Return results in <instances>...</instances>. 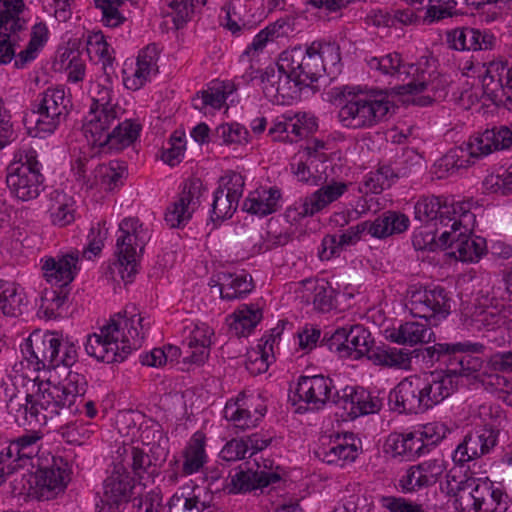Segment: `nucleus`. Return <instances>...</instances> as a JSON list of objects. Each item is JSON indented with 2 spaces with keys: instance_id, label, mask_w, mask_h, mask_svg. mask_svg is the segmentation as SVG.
Returning <instances> with one entry per match:
<instances>
[{
  "instance_id": "obj_37",
  "label": "nucleus",
  "mask_w": 512,
  "mask_h": 512,
  "mask_svg": "<svg viewBox=\"0 0 512 512\" xmlns=\"http://www.w3.org/2000/svg\"><path fill=\"white\" fill-rule=\"evenodd\" d=\"M385 447L386 451L391 452L393 456L412 459L423 453L425 443L422 442V437L417 431L392 433L388 436Z\"/></svg>"
},
{
  "instance_id": "obj_42",
  "label": "nucleus",
  "mask_w": 512,
  "mask_h": 512,
  "mask_svg": "<svg viewBox=\"0 0 512 512\" xmlns=\"http://www.w3.org/2000/svg\"><path fill=\"white\" fill-rule=\"evenodd\" d=\"M182 473L191 475L199 472L207 461L205 436L195 433L183 451Z\"/></svg>"
},
{
  "instance_id": "obj_19",
  "label": "nucleus",
  "mask_w": 512,
  "mask_h": 512,
  "mask_svg": "<svg viewBox=\"0 0 512 512\" xmlns=\"http://www.w3.org/2000/svg\"><path fill=\"white\" fill-rule=\"evenodd\" d=\"M59 338L53 332L44 334L34 332L26 340L22 352L28 362L34 364L37 370L55 368Z\"/></svg>"
},
{
  "instance_id": "obj_55",
  "label": "nucleus",
  "mask_w": 512,
  "mask_h": 512,
  "mask_svg": "<svg viewBox=\"0 0 512 512\" xmlns=\"http://www.w3.org/2000/svg\"><path fill=\"white\" fill-rule=\"evenodd\" d=\"M239 200L223 193L222 189H216L214 192L211 219L213 222L224 221L233 216L237 210Z\"/></svg>"
},
{
  "instance_id": "obj_30",
  "label": "nucleus",
  "mask_w": 512,
  "mask_h": 512,
  "mask_svg": "<svg viewBox=\"0 0 512 512\" xmlns=\"http://www.w3.org/2000/svg\"><path fill=\"white\" fill-rule=\"evenodd\" d=\"M213 334V330L208 325H196L183 342L184 347L187 348L186 355L183 358L184 363L203 365L210 354Z\"/></svg>"
},
{
  "instance_id": "obj_51",
  "label": "nucleus",
  "mask_w": 512,
  "mask_h": 512,
  "mask_svg": "<svg viewBox=\"0 0 512 512\" xmlns=\"http://www.w3.org/2000/svg\"><path fill=\"white\" fill-rule=\"evenodd\" d=\"M512 316V305H502V308H487L475 313L472 321L478 330L492 331L506 323V319Z\"/></svg>"
},
{
  "instance_id": "obj_38",
  "label": "nucleus",
  "mask_w": 512,
  "mask_h": 512,
  "mask_svg": "<svg viewBox=\"0 0 512 512\" xmlns=\"http://www.w3.org/2000/svg\"><path fill=\"white\" fill-rule=\"evenodd\" d=\"M265 409L255 408L252 413L242 397H238L235 401H228L224 407V417L232 422L236 428L246 430L255 427L258 421L264 416Z\"/></svg>"
},
{
  "instance_id": "obj_49",
  "label": "nucleus",
  "mask_w": 512,
  "mask_h": 512,
  "mask_svg": "<svg viewBox=\"0 0 512 512\" xmlns=\"http://www.w3.org/2000/svg\"><path fill=\"white\" fill-rule=\"evenodd\" d=\"M49 31L45 23H36L31 30L30 40L25 49L17 54L15 66L17 68L24 67L28 62L34 60L39 50L47 42Z\"/></svg>"
},
{
  "instance_id": "obj_5",
  "label": "nucleus",
  "mask_w": 512,
  "mask_h": 512,
  "mask_svg": "<svg viewBox=\"0 0 512 512\" xmlns=\"http://www.w3.org/2000/svg\"><path fill=\"white\" fill-rule=\"evenodd\" d=\"M119 233L116 241L119 272L125 282H131L149 238L148 232L139 219L126 218L119 224Z\"/></svg>"
},
{
  "instance_id": "obj_8",
  "label": "nucleus",
  "mask_w": 512,
  "mask_h": 512,
  "mask_svg": "<svg viewBox=\"0 0 512 512\" xmlns=\"http://www.w3.org/2000/svg\"><path fill=\"white\" fill-rule=\"evenodd\" d=\"M452 299L441 286H411L407 292L406 308L412 316L433 321L436 326L451 312Z\"/></svg>"
},
{
  "instance_id": "obj_20",
  "label": "nucleus",
  "mask_w": 512,
  "mask_h": 512,
  "mask_svg": "<svg viewBox=\"0 0 512 512\" xmlns=\"http://www.w3.org/2000/svg\"><path fill=\"white\" fill-rule=\"evenodd\" d=\"M469 490L467 509L472 507L475 512L507 511V495L489 479H478L474 487L469 488Z\"/></svg>"
},
{
  "instance_id": "obj_25",
  "label": "nucleus",
  "mask_w": 512,
  "mask_h": 512,
  "mask_svg": "<svg viewBox=\"0 0 512 512\" xmlns=\"http://www.w3.org/2000/svg\"><path fill=\"white\" fill-rule=\"evenodd\" d=\"M475 148L476 146L474 145V139L472 137L467 143L451 148L444 156L437 160L434 165L437 177L444 178L473 165L476 160L482 158L480 152Z\"/></svg>"
},
{
  "instance_id": "obj_46",
  "label": "nucleus",
  "mask_w": 512,
  "mask_h": 512,
  "mask_svg": "<svg viewBox=\"0 0 512 512\" xmlns=\"http://www.w3.org/2000/svg\"><path fill=\"white\" fill-rule=\"evenodd\" d=\"M484 345L481 343L458 342V343H436L433 346L424 348L423 358L431 363L441 361L443 358L449 359L451 354L473 352L482 353Z\"/></svg>"
},
{
  "instance_id": "obj_28",
  "label": "nucleus",
  "mask_w": 512,
  "mask_h": 512,
  "mask_svg": "<svg viewBox=\"0 0 512 512\" xmlns=\"http://www.w3.org/2000/svg\"><path fill=\"white\" fill-rule=\"evenodd\" d=\"M422 388L427 410L451 396L458 388V382L446 370H436L422 379Z\"/></svg>"
},
{
  "instance_id": "obj_6",
  "label": "nucleus",
  "mask_w": 512,
  "mask_h": 512,
  "mask_svg": "<svg viewBox=\"0 0 512 512\" xmlns=\"http://www.w3.org/2000/svg\"><path fill=\"white\" fill-rule=\"evenodd\" d=\"M393 104L385 96L355 95L339 110V121L348 128H368L388 119Z\"/></svg>"
},
{
  "instance_id": "obj_35",
  "label": "nucleus",
  "mask_w": 512,
  "mask_h": 512,
  "mask_svg": "<svg viewBox=\"0 0 512 512\" xmlns=\"http://www.w3.org/2000/svg\"><path fill=\"white\" fill-rule=\"evenodd\" d=\"M409 224V218L405 214L388 210L380 214L375 220L369 221L370 235L374 238L385 239L405 232Z\"/></svg>"
},
{
  "instance_id": "obj_39",
  "label": "nucleus",
  "mask_w": 512,
  "mask_h": 512,
  "mask_svg": "<svg viewBox=\"0 0 512 512\" xmlns=\"http://www.w3.org/2000/svg\"><path fill=\"white\" fill-rule=\"evenodd\" d=\"M262 319V310L254 304L241 305L227 318L229 330L237 337L248 335Z\"/></svg>"
},
{
  "instance_id": "obj_44",
  "label": "nucleus",
  "mask_w": 512,
  "mask_h": 512,
  "mask_svg": "<svg viewBox=\"0 0 512 512\" xmlns=\"http://www.w3.org/2000/svg\"><path fill=\"white\" fill-rule=\"evenodd\" d=\"M49 215L53 225L65 227L75 220L74 201L60 191H54L50 196Z\"/></svg>"
},
{
  "instance_id": "obj_7",
  "label": "nucleus",
  "mask_w": 512,
  "mask_h": 512,
  "mask_svg": "<svg viewBox=\"0 0 512 512\" xmlns=\"http://www.w3.org/2000/svg\"><path fill=\"white\" fill-rule=\"evenodd\" d=\"M36 152L31 150L7 168L6 183L10 192L19 200L36 199L44 190V177L40 172Z\"/></svg>"
},
{
  "instance_id": "obj_15",
  "label": "nucleus",
  "mask_w": 512,
  "mask_h": 512,
  "mask_svg": "<svg viewBox=\"0 0 512 512\" xmlns=\"http://www.w3.org/2000/svg\"><path fill=\"white\" fill-rule=\"evenodd\" d=\"M132 489V479L125 466H115L104 480L103 494L95 505V512H119V507L127 501Z\"/></svg>"
},
{
  "instance_id": "obj_2",
  "label": "nucleus",
  "mask_w": 512,
  "mask_h": 512,
  "mask_svg": "<svg viewBox=\"0 0 512 512\" xmlns=\"http://www.w3.org/2000/svg\"><path fill=\"white\" fill-rule=\"evenodd\" d=\"M340 60L338 45L317 40L305 47L284 50L276 65L282 72L292 74L304 88H312L325 75L327 68L337 65Z\"/></svg>"
},
{
  "instance_id": "obj_60",
  "label": "nucleus",
  "mask_w": 512,
  "mask_h": 512,
  "mask_svg": "<svg viewBox=\"0 0 512 512\" xmlns=\"http://www.w3.org/2000/svg\"><path fill=\"white\" fill-rule=\"evenodd\" d=\"M62 437L70 444L81 445L94 433L93 425L88 422L76 421L60 429Z\"/></svg>"
},
{
  "instance_id": "obj_13",
  "label": "nucleus",
  "mask_w": 512,
  "mask_h": 512,
  "mask_svg": "<svg viewBox=\"0 0 512 512\" xmlns=\"http://www.w3.org/2000/svg\"><path fill=\"white\" fill-rule=\"evenodd\" d=\"M203 185L199 179L185 182L177 200L171 203L165 212L164 220L170 228H182L192 218L200 206Z\"/></svg>"
},
{
  "instance_id": "obj_41",
  "label": "nucleus",
  "mask_w": 512,
  "mask_h": 512,
  "mask_svg": "<svg viewBox=\"0 0 512 512\" xmlns=\"http://www.w3.org/2000/svg\"><path fill=\"white\" fill-rule=\"evenodd\" d=\"M465 353L451 354L446 360L447 371L458 383L460 377L478 379L483 365V360L480 357L473 356L469 354L470 352Z\"/></svg>"
},
{
  "instance_id": "obj_47",
  "label": "nucleus",
  "mask_w": 512,
  "mask_h": 512,
  "mask_svg": "<svg viewBox=\"0 0 512 512\" xmlns=\"http://www.w3.org/2000/svg\"><path fill=\"white\" fill-rule=\"evenodd\" d=\"M95 6L101 10V21L106 27H119L131 17L129 5L124 0H95Z\"/></svg>"
},
{
  "instance_id": "obj_3",
  "label": "nucleus",
  "mask_w": 512,
  "mask_h": 512,
  "mask_svg": "<svg viewBox=\"0 0 512 512\" xmlns=\"http://www.w3.org/2000/svg\"><path fill=\"white\" fill-rule=\"evenodd\" d=\"M431 62L435 63V60L429 57H421L417 64L406 66L403 64L401 55L396 52L380 57H371L367 60L371 70H376L383 75L401 76L405 74L406 76H412L410 82L394 88L397 94H418L424 91H431L433 92V97H435L438 88L435 85L436 77L432 79L434 71H428Z\"/></svg>"
},
{
  "instance_id": "obj_21",
  "label": "nucleus",
  "mask_w": 512,
  "mask_h": 512,
  "mask_svg": "<svg viewBox=\"0 0 512 512\" xmlns=\"http://www.w3.org/2000/svg\"><path fill=\"white\" fill-rule=\"evenodd\" d=\"M121 109H89L82 125L83 134L94 147L104 148L111 127L120 119Z\"/></svg>"
},
{
  "instance_id": "obj_11",
  "label": "nucleus",
  "mask_w": 512,
  "mask_h": 512,
  "mask_svg": "<svg viewBox=\"0 0 512 512\" xmlns=\"http://www.w3.org/2000/svg\"><path fill=\"white\" fill-rule=\"evenodd\" d=\"M122 458L121 464L126 469L130 468L134 477L146 485L153 482L155 476L159 474V469L166 461L168 450H158L146 453L144 450L134 446H123L118 449Z\"/></svg>"
},
{
  "instance_id": "obj_48",
  "label": "nucleus",
  "mask_w": 512,
  "mask_h": 512,
  "mask_svg": "<svg viewBox=\"0 0 512 512\" xmlns=\"http://www.w3.org/2000/svg\"><path fill=\"white\" fill-rule=\"evenodd\" d=\"M68 289L65 288H46L41 295V303L38 315L47 320L56 319L61 316V310L68 300Z\"/></svg>"
},
{
  "instance_id": "obj_32",
  "label": "nucleus",
  "mask_w": 512,
  "mask_h": 512,
  "mask_svg": "<svg viewBox=\"0 0 512 512\" xmlns=\"http://www.w3.org/2000/svg\"><path fill=\"white\" fill-rule=\"evenodd\" d=\"M7 409L20 426L46 423L41 407L36 405V394H27L24 399L11 397Z\"/></svg>"
},
{
  "instance_id": "obj_43",
  "label": "nucleus",
  "mask_w": 512,
  "mask_h": 512,
  "mask_svg": "<svg viewBox=\"0 0 512 512\" xmlns=\"http://www.w3.org/2000/svg\"><path fill=\"white\" fill-rule=\"evenodd\" d=\"M141 131V125L131 119L119 122L109 134V139L104 143L108 151H120L136 141Z\"/></svg>"
},
{
  "instance_id": "obj_50",
  "label": "nucleus",
  "mask_w": 512,
  "mask_h": 512,
  "mask_svg": "<svg viewBox=\"0 0 512 512\" xmlns=\"http://www.w3.org/2000/svg\"><path fill=\"white\" fill-rule=\"evenodd\" d=\"M24 303V292L16 283L0 279V310L4 315L21 314Z\"/></svg>"
},
{
  "instance_id": "obj_62",
  "label": "nucleus",
  "mask_w": 512,
  "mask_h": 512,
  "mask_svg": "<svg viewBox=\"0 0 512 512\" xmlns=\"http://www.w3.org/2000/svg\"><path fill=\"white\" fill-rule=\"evenodd\" d=\"M351 334L352 326L336 329L327 339L329 350L336 352L341 358H347L349 355L348 348L352 344Z\"/></svg>"
},
{
  "instance_id": "obj_22",
  "label": "nucleus",
  "mask_w": 512,
  "mask_h": 512,
  "mask_svg": "<svg viewBox=\"0 0 512 512\" xmlns=\"http://www.w3.org/2000/svg\"><path fill=\"white\" fill-rule=\"evenodd\" d=\"M497 439L498 431L487 426L468 433L453 454L454 462L463 465L481 457L496 445Z\"/></svg>"
},
{
  "instance_id": "obj_9",
  "label": "nucleus",
  "mask_w": 512,
  "mask_h": 512,
  "mask_svg": "<svg viewBox=\"0 0 512 512\" xmlns=\"http://www.w3.org/2000/svg\"><path fill=\"white\" fill-rule=\"evenodd\" d=\"M71 108V98L64 88H47L32 104V112L37 115L36 128L45 133L54 132L66 120Z\"/></svg>"
},
{
  "instance_id": "obj_45",
  "label": "nucleus",
  "mask_w": 512,
  "mask_h": 512,
  "mask_svg": "<svg viewBox=\"0 0 512 512\" xmlns=\"http://www.w3.org/2000/svg\"><path fill=\"white\" fill-rule=\"evenodd\" d=\"M477 480L455 470H450L446 475L447 494L455 497L457 508L462 511L467 510V499L470 495L469 488L474 487Z\"/></svg>"
},
{
  "instance_id": "obj_33",
  "label": "nucleus",
  "mask_w": 512,
  "mask_h": 512,
  "mask_svg": "<svg viewBox=\"0 0 512 512\" xmlns=\"http://www.w3.org/2000/svg\"><path fill=\"white\" fill-rule=\"evenodd\" d=\"M387 338L397 344L414 346L434 341L435 334L427 324L410 321L389 330Z\"/></svg>"
},
{
  "instance_id": "obj_53",
  "label": "nucleus",
  "mask_w": 512,
  "mask_h": 512,
  "mask_svg": "<svg viewBox=\"0 0 512 512\" xmlns=\"http://www.w3.org/2000/svg\"><path fill=\"white\" fill-rule=\"evenodd\" d=\"M96 177L100 178V184L105 190L113 191L123 185V180L127 176V167L119 161H112L109 165H96Z\"/></svg>"
},
{
  "instance_id": "obj_64",
  "label": "nucleus",
  "mask_w": 512,
  "mask_h": 512,
  "mask_svg": "<svg viewBox=\"0 0 512 512\" xmlns=\"http://www.w3.org/2000/svg\"><path fill=\"white\" fill-rule=\"evenodd\" d=\"M483 186L487 191L492 193H501L506 195L512 191V166L503 175H488L484 181Z\"/></svg>"
},
{
  "instance_id": "obj_27",
  "label": "nucleus",
  "mask_w": 512,
  "mask_h": 512,
  "mask_svg": "<svg viewBox=\"0 0 512 512\" xmlns=\"http://www.w3.org/2000/svg\"><path fill=\"white\" fill-rule=\"evenodd\" d=\"M76 398L73 393L67 391L61 384H41L36 393V405L41 407L47 421L58 415L60 409L70 408Z\"/></svg>"
},
{
  "instance_id": "obj_52",
  "label": "nucleus",
  "mask_w": 512,
  "mask_h": 512,
  "mask_svg": "<svg viewBox=\"0 0 512 512\" xmlns=\"http://www.w3.org/2000/svg\"><path fill=\"white\" fill-rule=\"evenodd\" d=\"M139 439L144 446L149 447V452L168 450L163 428L153 419H147L140 424Z\"/></svg>"
},
{
  "instance_id": "obj_61",
  "label": "nucleus",
  "mask_w": 512,
  "mask_h": 512,
  "mask_svg": "<svg viewBox=\"0 0 512 512\" xmlns=\"http://www.w3.org/2000/svg\"><path fill=\"white\" fill-rule=\"evenodd\" d=\"M446 43L448 47L455 51H471L472 27H457L446 31Z\"/></svg>"
},
{
  "instance_id": "obj_10",
  "label": "nucleus",
  "mask_w": 512,
  "mask_h": 512,
  "mask_svg": "<svg viewBox=\"0 0 512 512\" xmlns=\"http://www.w3.org/2000/svg\"><path fill=\"white\" fill-rule=\"evenodd\" d=\"M0 5V64L9 63L17 58L15 47L21 40L20 34L26 35L27 21L20 17L25 9L23 0H2Z\"/></svg>"
},
{
  "instance_id": "obj_18",
  "label": "nucleus",
  "mask_w": 512,
  "mask_h": 512,
  "mask_svg": "<svg viewBox=\"0 0 512 512\" xmlns=\"http://www.w3.org/2000/svg\"><path fill=\"white\" fill-rule=\"evenodd\" d=\"M422 379L418 376L404 378L389 394L392 409L398 413L418 414L427 411L422 396Z\"/></svg>"
},
{
  "instance_id": "obj_57",
  "label": "nucleus",
  "mask_w": 512,
  "mask_h": 512,
  "mask_svg": "<svg viewBox=\"0 0 512 512\" xmlns=\"http://www.w3.org/2000/svg\"><path fill=\"white\" fill-rule=\"evenodd\" d=\"M191 497L174 494L168 502V512H204L210 508V500L201 499L200 495Z\"/></svg>"
},
{
  "instance_id": "obj_59",
  "label": "nucleus",
  "mask_w": 512,
  "mask_h": 512,
  "mask_svg": "<svg viewBox=\"0 0 512 512\" xmlns=\"http://www.w3.org/2000/svg\"><path fill=\"white\" fill-rule=\"evenodd\" d=\"M350 388L356 418L361 415L372 414L380 410L382 405L381 401L377 397L372 396L369 391L364 388Z\"/></svg>"
},
{
  "instance_id": "obj_58",
  "label": "nucleus",
  "mask_w": 512,
  "mask_h": 512,
  "mask_svg": "<svg viewBox=\"0 0 512 512\" xmlns=\"http://www.w3.org/2000/svg\"><path fill=\"white\" fill-rule=\"evenodd\" d=\"M248 136V130L239 123H223L216 128L214 134L216 140L225 145L247 143Z\"/></svg>"
},
{
  "instance_id": "obj_63",
  "label": "nucleus",
  "mask_w": 512,
  "mask_h": 512,
  "mask_svg": "<svg viewBox=\"0 0 512 512\" xmlns=\"http://www.w3.org/2000/svg\"><path fill=\"white\" fill-rule=\"evenodd\" d=\"M244 177L235 171H228L220 177L217 189H222L223 193L233 196L240 200L244 191Z\"/></svg>"
},
{
  "instance_id": "obj_4",
  "label": "nucleus",
  "mask_w": 512,
  "mask_h": 512,
  "mask_svg": "<svg viewBox=\"0 0 512 512\" xmlns=\"http://www.w3.org/2000/svg\"><path fill=\"white\" fill-rule=\"evenodd\" d=\"M472 204L459 207L460 216L454 219L448 229L441 231L439 242L450 255L463 262L478 261L486 250V241L481 237H471L476 216L471 211Z\"/></svg>"
},
{
  "instance_id": "obj_34",
  "label": "nucleus",
  "mask_w": 512,
  "mask_h": 512,
  "mask_svg": "<svg viewBox=\"0 0 512 512\" xmlns=\"http://www.w3.org/2000/svg\"><path fill=\"white\" fill-rule=\"evenodd\" d=\"M210 282L211 288H216L220 296L224 300H235L244 297L253 289L252 278L246 274L221 273L218 281L213 284Z\"/></svg>"
},
{
  "instance_id": "obj_16",
  "label": "nucleus",
  "mask_w": 512,
  "mask_h": 512,
  "mask_svg": "<svg viewBox=\"0 0 512 512\" xmlns=\"http://www.w3.org/2000/svg\"><path fill=\"white\" fill-rule=\"evenodd\" d=\"M69 473L68 463L61 457H54L49 467L39 469L35 474L36 498L47 501L63 492L69 481Z\"/></svg>"
},
{
  "instance_id": "obj_31",
  "label": "nucleus",
  "mask_w": 512,
  "mask_h": 512,
  "mask_svg": "<svg viewBox=\"0 0 512 512\" xmlns=\"http://www.w3.org/2000/svg\"><path fill=\"white\" fill-rule=\"evenodd\" d=\"M281 191L277 187H261L249 193L243 202V210L260 217L277 211L281 199Z\"/></svg>"
},
{
  "instance_id": "obj_12",
  "label": "nucleus",
  "mask_w": 512,
  "mask_h": 512,
  "mask_svg": "<svg viewBox=\"0 0 512 512\" xmlns=\"http://www.w3.org/2000/svg\"><path fill=\"white\" fill-rule=\"evenodd\" d=\"M261 88L265 97L277 105H288L300 97L305 89L290 73L282 72L278 67L266 68L260 76Z\"/></svg>"
},
{
  "instance_id": "obj_24",
  "label": "nucleus",
  "mask_w": 512,
  "mask_h": 512,
  "mask_svg": "<svg viewBox=\"0 0 512 512\" xmlns=\"http://www.w3.org/2000/svg\"><path fill=\"white\" fill-rule=\"evenodd\" d=\"M332 386V380L323 375L301 376L295 394L308 409L319 410L330 399Z\"/></svg>"
},
{
  "instance_id": "obj_29",
  "label": "nucleus",
  "mask_w": 512,
  "mask_h": 512,
  "mask_svg": "<svg viewBox=\"0 0 512 512\" xmlns=\"http://www.w3.org/2000/svg\"><path fill=\"white\" fill-rule=\"evenodd\" d=\"M281 480L277 472L240 470L230 476V482L225 485L228 493H246L254 489L265 488Z\"/></svg>"
},
{
  "instance_id": "obj_54",
  "label": "nucleus",
  "mask_w": 512,
  "mask_h": 512,
  "mask_svg": "<svg viewBox=\"0 0 512 512\" xmlns=\"http://www.w3.org/2000/svg\"><path fill=\"white\" fill-rule=\"evenodd\" d=\"M88 95L91 99L89 109H121L118 102L114 99L113 90L110 86L90 81Z\"/></svg>"
},
{
  "instance_id": "obj_1",
  "label": "nucleus",
  "mask_w": 512,
  "mask_h": 512,
  "mask_svg": "<svg viewBox=\"0 0 512 512\" xmlns=\"http://www.w3.org/2000/svg\"><path fill=\"white\" fill-rule=\"evenodd\" d=\"M124 313L125 316L111 318L99 333L87 337L85 350L89 356L105 363L121 362L132 350L141 347L151 323L141 313L127 309Z\"/></svg>"
},
{
  "instance_id": "obj_36",
  "label": "nucleus",
  "mask_w": 512,
  "mask_h": 512,
  "mask_svg": "<svg viewBox=\"0 0 512 512\" xmlns=\"http://www.w3.org/2000/svg\"><path fill=\"white\" fill-rule=\"evenodd\" d=\"M475 149L482 157L494 151L509 149L512 145V129L507 126L493 127L474 137Z\"/></svg>"
},
{
  "instance_id": "obj_23",
  "label": "nucleus",
  "mask_w": 512,
  "mask_h": 512,
  "mask_svg": "<svg viewBox=\"0 0 512 512\" xmlns=\"http://www.w3.org/2000/svg\"><path fill=\"white\" fill-rule=\"evenodd\" d=\"M483 87L494 103L512 105V66L506 68L502 61H490Z\"/></svg>"
},
{
  "instance_id": "obj_40",
  "label": "nucleus",
  "mask_w": 512,
  "mask_h": 512,
  "mask_svg": "<svg viewBox=\"0 0 512 512\" xmlns=\"http://www.w3.org/2000/svg\"><path fill=\"white\" fill-rule=\"evenodd\" d=\"M407 174L406 170L393 167L391 164H381L377 170L368 173L363 180L365 193L379 194Z\"/></svg>"
},
{
  "instance_id": "obj_17",
  "label": "nucleus",
  "mask_w": 512,
  "mask_h": 512,
  "mask_svg": "<svg viewBox=\"0 0 512 512\" xmlns=\"http://www.w3.org/2000/svg\"><path fill=\"white\" fill-rule=\"evenodd\" d=\"M347 191V184L332 182L324 185L311 195L305 197L298 205L289 207L286 216L292 221H299L305 217L313 216L339 199Z\"/></svg>"
},
{
  "instance_id": "obj_56",
  "label": "nucleus",
  "mask_w": 512,
  "mask_h": 512,
  "mask_svg": "<svg viewBox=\"0 0 512 512\" xmlns=\"http://www.w3.org/2000/svg\"><path fill=\"white\" fill-rule=\"evenodd\" d=\"M352 344L348 348V357L354 360L361 359L369 353V347H374V339L371 333L362 325H353L351 334Z\"/></svg>"
},
{
  "instance_id": "obj_14",
  "label": "nucleus",
  "mask_w": 512,
  "mask_h": 512,
  "mask_svg": "<svg viewBox=\"0 0 512 512\" xmlns=\"http://www.w3.org/2000/svg\"><path fill=\"white\" fill-rule=\"evenodd\" d=\"M469 201L456 202L452 204L441 203L436 196H423L415 204V219L422 223L434 222L436 232L448 229L457 216L459 207L470 205Z\"/></svg>"
},
{
  "instance_id": "obj_26",
  "label": "nucleus",
  "mask_w": 512,
  "mask_h": 512,
  "mask_svg": "<svg viewBox=\"0 0 512 512\" xmlns=\"http://www.w3.org/2000/svg\"><path fill=\"white\" fill-rule=\"evenodd\" d=\"M78 261V252L67 253L57 258L47 257L42 264L43 276L50 284L67 289L76 276Z\"/></svg>"
}]
</instances>
